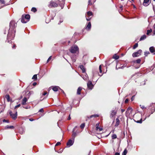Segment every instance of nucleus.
<instances>
[{
    "label": "nucleus",
    "instance_id": "obj_1",
    "mask_svg": "<svg viewBox=\"0 0 155 155\" xmlns=\"http://www.w3.org/2000/svg\"><path fill=\"white\" fill-rule=\"evenodd\" d=\"M17 24L14 21H12L9 24V29L6 41L10 43V41L12 40L15 37V27H16Z\"/></svg>",
    "mask_w": 155,
    "mask_h": 155
},
{
    "label": "nucleus",
    "instance_id": "obj_2",
    "mask_svg": "<svg viewBox=\"0 0 155 155\" xmlns=\"http://www.w3.org/2000/svg\"><path fill=\"white\" fill-rule=\"evenodd\" d=\"M69 51L72 53H79V48L78 46L76 45L72 46Z\"/></svg>",
    "mask_w": 155,
    "mask_h": 155
},
{
    "label": "nucleus",
    "instance_id": "obj_3",
    "mask_svg": "<svg viewBox=\"0 0 155 155\" xmlns=\"http://www.w3.org/2000/svg\"><path fill=\"white\" fill-rule=\"evenodd\" d=\"M78 127H75L74 128L73 130V134H72V136L74 139L75 137L76 136V133H79L80 132V131H78Z\"/></svg>",
    "mask_w": 155,
    "mask_h": 155
},
{
    "label": "nucleus",
    "instance_id": "obj_4",
    "mask_svg": "<svg viewBox=\"0 0 155 155\" xmlns=\"http://www.w3.org/2000/svg\"><path fill=\"white\" fill-rule=\"evenodd\" d=\"M58 4L53 2L52 1H51L48 6L49 8H55L58 6Z\"/></svg>",
    "mask_w": 155,
    "mask_h": 155
},
{
    "label": "nucleus",
    "instance_id": "obj_5",
    "mask_svg": "<svg viewBox=\"0 0 155 155\" xmlns=\"http://www.w3.org/2000/svg\"><path fill=\"white\" fill-rule=\"evenodd\" d=\"M142 51L141 50H139L137 51L134 53L132 54L133 57H135L139 56L140 55Z\"/></svg>",
    "mask_w": 155,
    "mask_h": 155
},
{
    "label": "nucleus",
    "instance_id": "obj_6",
    "mask_svg": "<svg viewBox=\"0 0 155 155\" xmlns=\"http://www.w3.org/2000/svg\"><path fill=\"white\" fill-rule=\"evenodd\" d=\"M9 114L11 117L13 119L15 120L17 118V112H16L15 114H13L12 111H10L9 112Z\"/></svg>",
    "mask_w": 155,
    "mask_h": 155
},
{
    "label": "nucleus",
    "instance_id": "obj_7",
    "mask_svg": "<svg viewBox=\"0 0 155 155\" xmlns=\"http://www.w3.org/2000/svg\"><path fill=\"white\" fill-rule=\"evenodd\" d=\"M101 127H96L95 132L98 134H101L100 132L103 130V128Z\"/></svg>",
    "mask_w": 155,
    "mask_h": 155
},
{
    "label": "nucleus",
    "instance_id": "obj_8",
    "mask_svg": "<svg viewBox=\"0 0 155 155\" xmlns=\"http://www.w3.org/2000/svg\"><path fill=\"white\" fill-rule=\"evenodd\" d=\"M150 0H144L143 5L144 6H147L150 4Z\"/></svg>",
    "mask_w": 155,
    "mask_h": 155
},
{
    "label": "nucleus",
    "instance_id": "obj_9",
    "mask_svg": "<svg viewBox=\"0 0 155 155\" xmlns=\"http://www.w3.org/2000/svg\"><path fill=\"white\" fill-rule=\"evenodd\" d=\"M74 142V141L71 140V139H70L67 143V146L68 147H70L73 144Z\"/></svg>",
    "mask_w": 155,
    "mask_h": 155
},
{
    "label": "nucleus",
    "instance_id": "obj_10",
    "mask_svg": "<svg viewBox=\"0 0 155 155\" xmlns=\"http://www.w3.org/2000/svg\"><path fill=\"white\" fill-rule=\"evenodd\" d=\"M59 3V5L61 7V8L62 9L63 8L64 4V0H58Z\"/></svg>",
    "mask_w": 155,
    "mask_h": 155
},
{
    "label": "nucleus",
    "instance_id": "obj_11",
    "mask_svg": "<svg viewBox=\"0 0 155 155\" xmlns=\"http://www.w3.org/2000/svg\"><path fill=\"white\" fill-rule=\"evenodd\" d=\"M87 86L88 88L90 89H92L93 87V85L92 84L91 81H89L87 83Z\"/></svg>",
    "mask_w": 155,
    "mask_h": 155
},
{
    "label": "nucleus",
    "instance_id": "obj_12",
    "mask_svg": "<svg viewBox=\"0 0 155 155\" xmlns=\"http://www.w3.org/2000/svg\"><path fill=\"white\" fill-rule=\"evenodd\" d=\"M149 50L153 54L155 55V48L153 46L150 47L149 48Z\"/></svg>",
    "mask_w": 155,
    "mask_h": 155
},
{
    "label": "nucleus",
    "instance_id": "obj_13",
    "mask_svg": "<svg viewBox=\"0 0 155 155\" xmlns=\"http://www.w3.org/2000/svg\"><path fill=\"white\" fill-rule=\"evenodd\" d=\"M117 112L114 110H112L110 114V118L113 117L116 114Z\"/></svg>",
    "mask_w": 155,
    "mask_h": 155
},
{
    "label": "nucleus",
    "instance_id": "obj_14",
    "mask_svg": "<svg viewBox=\"0 0 155 155\" xmlns=\"http://www.w3.org/2000/svg\"><path fill=\"white\" fill-rule=\"evenodd\" d=\"M27 99L26 97H24L22 100L21 102V104L23 105L26 104V102L27 101Z\"/></svg>",
    "mask_w": 155,
    "mask_h": 155
},
{
    "label": "nucleus",
    "instance_id": "obj_15",
    "mask_svg": "<svg viewBox=\"0 0 155 155\" xmlns=\"http://www.w3.org/2000/svg\"><path fill=\"white\" fill-rule=\"evenodd\" d=\"M150 107L153 108V111H152V113H151V114H152L155 111V104L152 103L150 105Z\"/></svg>",
    "mask_w": 155,
    "mask_h": 155
},
{
    "label": "nucleus",
    "instance_id": "obj_16",
    "mask_svg": "<svg viewBox=\"0 0 155 155\" xmlns=\"http://www.w3.org/2000/svg\"><path fill=\"white\" fill-rule=\"evenodd\" d=\"M24 17L25 20L28 22L29 21L30 19V15H26Z\"/></svg>",
    "mask_w": 155,
    "mask_h": 155
},
{
    "label": "nucleus",
    "instance_id": "obj_17",
    "mask_svg": "<svg viewBox=\"0 0 155 155\" xmlns=\"http://www.w3.org/2000/svg\"><path fill=\"white\" fill-rule=\"evenodd\" d=\"M79 68H81V69L82 71V72L84 73L85 72V68L84 67L83 65H80L79 66Z\"/></svg>",
    "mask_w": 155,
    "mask_h": 155
},
{
    "label": "nucleus",
    "instance_id": "obj_18",
    "mask_svg": "<svg viewBox=\"0 0 155 155\" xmlns=\"http://www.w3.org/2000/svg\"><path fill=\"white\" fill-rule=\"evenodd\" d=\"M21 21L22 23H25L27 22L25 20V18L23 15H22L21 19Z\"/></svg>",
    "mask_w": 155,
    "mask_h": 155
},
{
    "label": "nucleus",
    "instance_id": "obj_19",
    "mask_svg": "<svg viewBox=\"0 0 155 155\" xmlns=\"http://www.w3.org/2000/svg\"><path fill=\"white\" fill-rule=\"evenodd\" d=\"M82 89V87H79L78 88L77 90V94L78 95H80L81 94V92Z\"/></svg>",
    "mask_w": 155,
    "mask_h": 155
},
{
    "label": "nucleus",
    "instance_id": "obj_20",
    "mask_svg": "<svg viewBox=\"0 0 155 155\" xmlns=\"http://www.w3.org/2000/svg\"><path fill=\"white\" fill-rule=\"evenodd\" d=\"M116 124L115 126H118L119 125L120 120L118 118L116 119Z\"/></svg>",
    "mask_w": 155,
    "mask_h": 155
},
{
    "label": "nucleus",
    "instance_id": "obj_21",
    "mask_svg": "<svg viewBox=\"0 0 155 155\" xmlns=\"http://www.w3.org/2000/svg\"><path fill=\"white\" fill-rule=\"evenodd\" d=\"M91 25L90 22H89L86 27V29H91Z\"/></svg>",
    "mask_w": 155,
    "mask_h": 155
},
{
    "label": "nucleus",
    "instance_id": "obj_22",
    "mask_svg": "<svg viewBox=\"0 0 155 155\" xmlns=\"http://www.w3.org/2000/svg\"><path fill=\"white\" fill-rule=\"evenodd\" d=\"M146 38V36L145 35H143L142 36L141 38H140V40L142 41L143 40Z\"/></svg>",
    "mask_w": 155,
    "mask_h": 155
},
{
    "label": "nucleus",
    "instance_id": "obj_23",
    "mask_svg": "<svg viewBox=\"0 0 155 155\" xmlns=\"http://www.w3.org/2000/svg\"><path fill=\"white\" fill-rule=\"evenodd\" d=\"M58 86H55L53 87L52 90L54 91H58Z\"/></svg>",
    "mask_w": 155,
    "mask_h": 155
},
{
    "label": "nucleus",
    "instance_id": "obj_24",
    "mask_svg": "<svg viewBox=\"0 0 155 155\" xmlns=\"http://www.w3.org/2000/svg\"><path fill=\"white\" fill-rule=\"evenodd\" d=\"M5 98L7 99V101L9 102L10 101V96L9 95L7 94L5 95Z\"/></svg>",
    "mask_w": 155,
    "mask_h": 155
},
{
    "label": "nucleus",
    "instance_id": "obj_25",
    "mask_svg": "<svg viewBox=\"0 0 155 155\" xmlns=\"http://www.w3.org/2000/svg\"><path fill=\"white\" fill-rule=\"evenodd\" d=\"M14 127H5V129H14Z\"/></svg>",
    "mask_w": 155,
    "mask_h": 155
},
{
    "label": "nucleus",
    "instance_id": "obj_26",
    "mask_svg": "<svg viewBox=\"0 0 155 155\" xmlns=\"http://www.w3.org/2000/svg\"><path fill=\"white\" fill-rule=\"evenodd\" d=\"M99 117V115L97 114H94L91 115L90 116V118H92V117Z\"/></svg>",
    "mask_w": 155,
    "mask_h": 155
},
{
    "label": "nucleus",
    "instance_id": "obj_27",
    "mask_svg": "<svg viewBox=\"0 0 155 155\" xmlns=\"http://www.w3.org/2000/svg\"><path fill=\"white\" fill-rule=\"evenodd\" d=\"M152 31V29H150V30H148L147 31V35H149V34Z\"/></svg>",
    "mask_w": 155,
    "mask_h": 155
},
{
    "label": "nucleus",
    "instance_id": "obj_28",
    "mask_svg": "<svg viewBox=\"0 0 155 155\" xmlns=\"http://www.w3.org/2000/svg\"><path fill=\"white\" fill-rule=\"evenodd\" d=\"M127 152V149H125L122 153V155H126Z\"/></svg>",
    "mask_w": 155,
    "mask_h": 155
},
{
    "label": "nucleus",
    "instance_id": "obj_29",
    "mask_svg": "<svg viewBox=\"0 0 155 155\" xmlns=\"http://www.w3.org/2000/svg\"><path fill=\"white\" fill-rule=\"evenodd\" d=\"M113 58L115 59H117L119 58V57L116 54H115L114 55Z\"/></svg>",
    "mask_w": 155,
    "mask_h": 155
},
{
    "label": "nucleus",
    "instance_id": "obj_30",
    "mask_svg": "<svg viewBox=\"0 0 155 155\" xmlns=\"http://www.w3.org/2000/svg\"><path fill=\"white\" fill-rule=\"evenodd\" d=\"M31 11L35 12L37 11L36 8L35 7H33L31 9Z\"/></svg>",
    "mask_w": 155,
    "mask_h": 155
},
{
    "label": "nucleus",
    "instance_id": "obj_31",
    "mask_svg": "<svg viewBox=\"0 0 155 155\" xmlns=\"http://www.w3.org/2000/svg\"><path fill=\"white\" fill-rule=\"evenodd\" d=\"M117 137V136L116 134H113L112 136V138L113 139H115Z\"/></svg>",
    "mask_w": 155,
    "mask_h": 155
},
{
    "label": "nucleus",
    "instance_id": "obj_32",
    "mask_svg": "<svg viewBox=\"0 0 155 155\" xmlns=\"http://www.w3.org/2000/svg\"><path fill=\"white\" fill-rule=\"evenodd\" d=\"M32 79H35V80H36L37 79V75L35 74L32 78Z\"/></svg>",
    "mask_w": 155,
    "mask_h": 155
},
{
    "label": "nucleus",
    "instance_id": "obj_33",
    "mask_svg": "<svg viewBox=\"0 0 155 155\" xmlns=\"http://www.w3.org/2000/svg\"><path fill=\"white\" fill-rule=\"evenodd\" d=\"M141 61L140 59H138L136 60V63L137 64H140Z\"/></svg>",
    "mask_w": 155,
    "mask_h": 155
},
{
    "label": "nucleus",
    "instance_id": "obj_34",
    "mask_svg": "<svg viewBox=\"0 0 155 155\" xmlns=\"http://www.w3.org/2000/svg\"><path fill=\"white\" fill-rule=\"evenodd\" d=\"M138 46V44L137 43H136L133 46V49H135L137 48Z\"/></svg>",
    "mask_w": 155,
    "mask_h": 155
},
{
    "label": "nucleus",
    "instance_id": "obj_35",
    "mask_svg": "<svg viewBox=\"0 0 155 155\" xmlns=\"http://www.w3.org/2000/svg\"><path fill=\"white\" fill-rule=\"evenodd\" d=\"M149 54H150V53L149 51H146L144 52V55L146 56H147Z\"/></svg>",
    "mask_w": 155,
    "mask_h": 155
},
{
    "label": "nucleus",
    "instance_id": "obj_36",
    "mask_svg": "<svg viewBox=\"0 0 155 155\" xmlns=\"http://www.w3.org/2000/svg\"><path fill=\"white\" fill-rule=\"evenodd\" d=\"M87 15L89 16H91L92 15V13L91 12L89 11L87 12Z\"/></svg>",
    "mask_w": 155,
    "mask_h": 155
},
{
    "label": "nucleus",
    "instance_id": "obj_37",
    "mask_svg": "<svg viewBox=\"0 0 155 155\" xmlns=\"http://www.w3.org/2000/svg\"><path fill=\"white\" fill-rule=\"evenodd\" d=\"M99 70L100 71V73H101L102 72V68H101V65H100L99 67Z\"/></svg>",
    "mask_w": 155,
    "mask_h": 155
},
{
    "label": "nucleus",
    "instance_id": "obj_38",
    "mask_svg": "<svg viewBox=\"0 0 155 155\" xmlns=\"http://www.w3.org/2000/svg\"><path fill=\"white\" fill-rule=\"evenodd\" d=\"M0 2L1 4H5L4 0H0Z\"/></svg>",
    "mask_w": 155,
    "mask_h": 155
},
{
    "label": "nucleus",
    "instance_id": "obj_39",
    "mask_svg": "<svg viewBox=\"0 0 155 155\" xmlns=\"http://www.w3.org/2000/svg\"><path fill=\"white\" fill-rule=\"evenodd\" d=\"M127 110H130V113H131V112L133 110H132V109L131 107H129L127 109Z\"/></svg>",
    "mask_w": 155,
    "mask_h": 155
},
{
    "label": "nucleus",
    "instance_id": "obj_40",
    "mask_svg": "<svg viewBox=\"0 0 155 155\" xmlns=\"http://www.w3.org/2000/svg\"><path fill=\"white\" fill-rule=\"evenodd\" d=\"M137 123H142V119H141L140 120H137Z\"/></svg>",
    "mask_w": 155,
    "mask_h": 155
},
{
    "label": "nucleus",
    "instance_id": "obj_41",
    "mask_svg": "<svg viewBox=\"0 0 155 155\" xmlns=\"http://www.w3.org/2000/svg\"><path fill=\"white\" fill-rule=\"evenodd\" d=\"M44 110H43V108H41L39 110V112H44Z\"/></svg>",
    "mask_w": 155,
    "mask_h": 155
},
{
    "label": "nucleus",
    "instance_id": "obj_42",
    "mask_svg": "<svg viewBox=\"0 0 155 155\" xmlns=\"http://www.w3.org/2000/svg\"><path fill=\"white\" fill-rule=\"evenodd\" d=\"M21 105L20 104H19L16 106L15 107V109H16L18 107H19Z\"/></svg>",
    "mask_w": 155,
    "mask_h": 155
},
{
    "label": "nucleus",
    "instance_id": "obj_43",
    "mask_svg": "<svg viewBox=\"0 0 155 155\" xmlns=\"http://www.w3.org/2000/svg\"><path fill=\"white\" fill-rule=\"evenodd\" d=\"M140 107L142 109H145L146 108V107H145L144 106H142L141 105H140Z\"/></svg>",
    "mask_w": 155,
    "mask_h": 155
},
{
    "label": "nucleus",
    "instance_id": "obj_44",
    "mask_svg": "<svg viewBox=\"0 0 155 155\" xmlns=\"http://www.w3.org/2000/svg\"><path fill=\"white\" fill-rule=\"evenodd\" d=\"M61 143L60 142H58L55 145V146H58L60 145Z\"/></svg>",
    "mask_w": 155,
    "mask_h": 155
},
{
    "label": "nucleus",
    "instance_id": "obj_45",
    "mask_svg": "<svg viewBox=\"0 0 155 155\" xmlns=\"http://www.w3.org/2000/svg\"><path fill=\"white\" fill-rule=\"evenodd\" d=\"M51 56H50L49 58H48V59L47 61V62H48L51 59Z\"/></svg>",
    "mask_w": 155,
    "mask_h": 155
},
{
    "label": "nucleus",
    "instance_id": "obj_46",
    "mask_svg": "<svg viewBox=\"0 0 155 155\" xmlns=\"http://www.w3.org/2000/svg\"><path fill=\"white\" fill-rule=\"evenodd\" d=\"M138 74H135L133 75L132 76V77H133L134 76H136V77H137L138 76Z\"/></svg>",
    "mask_w": 155,
    "mask_h": 155
},
{
    "label": "nucleus",
    "instance_id": "obj_47",
    "mask_svg": "<svg viewBox=\"0 0 155 155\" xmlns=\"http://www.w3.org/2000/svg\"><path fill=\"white\" fill-rule=\"evenodd\" d=\"M129 100L128 99H126L125 101V103H127L128 102Z\"/></svg>",
    "mask_w": 155,
    "mask_h": 155
},
{
    "label": "nucleus",
    "instance_id": "obj_48",
    "mask_svg": "<svg viewBox=\"0 0 155 155\" xmlns=\"http://www.w3.org/2000/svg\"><path fill=\"white\" fill-rule=\"evenodd\" d=\"M3 122H8V120H5V119H4V120H3Z\"/></svg>",
    "mask_w": 155,
    "mask_h": 155
},
{
    "label": "nucleus",
    "instance_id": "obj_49",
    "mask_svg": "<svg viewBox=\"0 0 155 155\" xmlns=\"http://www.w3.org/2000/svg\"><path fill=\"white\" fill-rule=\"evenodd\" d=\"M47 94V92L46 91L45 92H44V93L42 95H46Z\"/></svg>",
    "mask_w": 155,
    "mask_h": 155
},
{
    "label": "nucleus",
    "instance_id": "obj_50",
    "mask_svg": "<svg viewBox=\"0 0 155 155\" xmlns=\"http://www.w3.org/2000/svg\"><path fill=\"white\" fill-rule=\"evenodd\" d=\"M23 107L24 108H25V109H28L30 108V107H28H28Z\"/></svg>",
    "mask_w": 155,
    "mask_h": 155
},
{
    "label": "nucleus",
    "instance_id": "obj_51",
    "mask_svg": "<svg viewBox=\"0 0 155 155\" xmlns=\"http://www.w3.org/2000/svg\"><path fill=\"white\" fill-rule=\"evenodd\" d=\"M134 97H135V96L134 95V96H133L132 97H131V100L132 101H133V100H134Z\"/></svg>",
    "mask_w": 155,
    "mask_h": 155
},
{
    "label": "nucleus",
    "instance_id": "obj_52",
    "mask_svg": "<svg viewBox=\"0 0 155 155\" xmlns=\"http://www.w3.org/2000/svg\"><path fill=\"white\" fill-rule=\"evenodd\" d=\"M71 119V117H70V114L69 115V117H68V120H69Z\"/></svg>",
    "mask_w": 155,
    "mask_h": 155
},
{
    "label": "nucleus",
    "instance_id": "obj_53",
    "mask_svg": "<svg viewBox=\"0 0 155 155\" xmlns=\"http://www.w3.org/2000/svg\"><path fill=\"white\" fill-rule=\"evenodd\" d=\"M85 123H83L81 125H80V126H85Z\"/></svg>",
    "mask_w": 155,
    "mask_h": 155
},
{
    "label": "nucleus",
    "instance_id": "obj_54",
    "mask_svg": "<svg viewBox=\"0 0 155 155\" xmlns=\"http://www.w3.org/2000/svg\"><path fill=\"white\" fill-rule=\"evenodd\" d=\"M91 18H89V17H88L87 18H86V20L87 21H89L90 20Z\"/></svg>",
    "mask_w": 155,
    "mask_h": 155
},
{
    "label": "nucleus",
    "instance_id": "obj_55",
    "mask_svg": "<svg viewBox=\"0 0 155 155\" xmlns=\"http://www.w3.org/2000/svg\"><path fill=\"white\" fill-rule=\"evenodd\" d=\"M91 0H89V1H88L89 4H91V5L92 4V3L91 2Z\"/></svg>",
    "mask_w": 155,
    "mask_h": 155
},
{
    "label": "nucleus",
    "instance_id": "obj_56",
    "mask_svg": "<svg viewBox=\"0 0 155 155\" xmlns=\"http://www.w3.org/2000/svg\"><path fill=\"white\" fill-rule=\"evenodd\" d=\"M115 155H120V153L118 152H116L115 153Z\"/></svg>",
    "mask_w": 155,
    "mask_h": 155
},
{
    "label": "nucleus",
    "instance_id": "obj_57",
    "mask_svg": "<svg viewBox=\"0 0 155 155\" xmlns=\"http://www.w3.org/2000/svg\"><path fill=\"white\" fill-rule=\"evenodd\" d=\"M122 8H123V6L121 5L120 7V8L121 11L122 10Z\"/></svg>",
    "mask_w": 155,
    "mask_h": 155
},
{
    "label": "nucleus",
    "instance_id": "obj_58",
    "mask_svg": "<svg viewBox=\"0 0 155 155\" xmlns=\"http://www.w3.org/2000/svg\"><path fill=\"white\" fill-rule=\"evenodd\" d=\"M37 84V83L36 82H34L33 84V86H35Z\"/></svg>",
    "mask_w": 155,
    "mask_h": 155
},
{
    "label": "nucleus",
    "instance_id": "obj_59",
    "mask_svg": "<svg viewBox=\"0 0 155 155\" xmlns=\"http://www.w3.org/2000/svg\"><path fill=\"white\" fill-rule=\"evenodd\" d=\"M150 110L151 111V112H152V111H153V108L151 107H150Z\"/></svg>",
    "mask_w": 155,
    "mask_h": 155
},
{
    "label": "nucleus",
    "instance_id": "obj_60",
    "mask_svg": "<svg viewBox=\"0 0 155 155\" xmlns=\"http://www.w3.org/2000/svg\"><path fill=\"white\" fill-rule=\"evenodd\" d=\"M153 35H155V28H154V30L153 31Z\"/></svg>",
    "mask_w": 155,
    "mask_h": 155
},
{
    "label": "nucleus",
    "instance_id": "obj_61",
    "mask_svg": "<svg viewBox=\"0 0 155 155\" xmlns=\"http://www.w3.org/2000/svg\"><path fill=\"white\" fill-rule=\"evenodd\" d=\"M16 47V45H15L14 44L13 46L12 47V48H15Z\"/></svg>",
    "mask_w": 155,
    "mask_h": 155
},
{
    "label": "nucleus",
    "instance_id": "obj_62",
    "mask_svg": "<svg viewBox=\"0 0 155 155\" xmlns=\"http://www.w3.org/2000/svg\"><path fill=\"white\" fill-rule=\"evenodd\" d=\"M99 124H100V123H97L96 124V126H99Z\"/></svg>",
    "mask_w": 155,
    "mask_h": 155
},
{
    "label": "nucleus",
    "instance_id": "obj_63",
    "mask_svg": "<svg viewBox=\"0 0 155 155\" xmlns=\"http://www.w3.org/2000/svg\"><path fill=\"white\" fill-rule=\"evenodd\" d=\"M153 9L154 12H155V8L154 6H153Z\"/></svg>",
    "mask_w": 155,
    "mask_h": 155
},
{
    "label": "nucleus",
    "instance_id": "obj_64",
    "mask_svg": "<svg viewBox=\"0 0 155 155\" xmlns=\"http://www.w3.org/2000/svg\"><path fill=\"white\" fill-rule=\"evenodd\" d=\"M31 93L30 92H29V93L28 94H27V95H28V96H30L31 95Z\"/></svg>",
    "mask_w": 155,
    "mask_h": 155
}]
</instances>
